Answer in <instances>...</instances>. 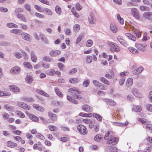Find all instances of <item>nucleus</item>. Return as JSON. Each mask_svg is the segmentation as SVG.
<instances>
[{"label":"nucleus","instance_id":"obj_1","mask_svg":"<svg viewBox=\"0 0 152 152\" xmlns=\"http://www.w3.org/2000/svg\"><path fill=\"white\" fill-rule=\"evenodd\" d=\"M78 91L76 88H69L68 91L71 92L72 96L74 98L78 99H80L82 97L78 94Z\"/></svg>","mask_w":152,"mask_h":152},{"label":"nucleus","instance_id":"obj_2","mask_svg":"<svg viewBox=\"0 0 152 152\" xmlns=\"http://www.w3.org/2000/svg\"><path fill=\"white\" fill-rule=\"evenodd\" d=\"M107 44L110 46L111 51L119 52L121 50V48L117 44L110 41L107 42Z\"/></svg>","mask_w":152,"mask_h":152},{"label":"nucleus","instance_id":"obj_3","mask_svg":"<svg viewBox=\"0 0 152 152\" xmlns=\"http://www.w3.org/2000/svg\"><path fill=\"white\" fill-rule=\"evenodd\" d=\"M77 130L80 133L83 135H85L87 133V130L86 127L83 125L79 124L77 126Z\"/></svg>","mask_w":152,"mask_h":152},{"label":"nucleus","instance_id":"obj_4","mask_svg":"<svg viewBox=\"0 0 152 152\" xmlns=\"http://www.w3.org/2000/svg\"><path fill=\"white\" fill-rule=\"evenodd\" d=\"M119 138L118 137H114L113 136L110 137V139L107 141V143L112 145L116 144L118 142Z\"/></svg>","mask_w":152,"mask_h":152},{"label":"nucleus","instance_id":"obj_5","mask_svg":"<svg viewBox=\"0 0 152 152\" xmlns=\"http://www.w3.org/2000/svg\"><path fill=\"white\" fill-rule=\"evenodd\" d=\"M88 21L89 23L91 24H94L96 23V19L92 12L90 13L88 18Z\"/></svg>","mask_w":152,"mask_h":152},{"label":"nucleus","instance_id":"obj_6","mask_svg":"<svg viewBox=\"0 0 152 152\" xmlns=\"http://www.w3.org/2000/svg\"><path fill=\"white\" fill-rule=\"evenodd\" d=\"M136 48L140 50L144 51L146 50L147 45L146 44H135V45Z\"/></svg>","mask_w":152,"mask_h":152},{"label":"nucleus","instance_id":"obj_7","mask_svg":"<svg viewBox=\"0 0 152 152\" xmlns=\"http://www.w3.org/2000/svg\"><path fill=\"white\" fill-rule=\"evenodd\" d=\"M132 92L133 94L136 97L141 98L144 97L143 95L139 93L138 92L137 89L135 88H133L132 89Z\"/></svg>","mask_w":152,"mask_h":152},{"label":"nucleus","instance_id":"obj_8","mask_svg":"<svg viewBox=\"0 0 152 152\" xmlns=\"http://www.w3.org/2000/svg\"><path fill=\"white\" fill-rule=\"evenodd\" d=\"M23 10H16L15 11V14L17 16V17L21 19L22 21L24 22H26V20L25 17L22 15L20 13L22 12Z\"/></svg>","mask_w":152,"mask_h":152},{"label":"nucleus","instance_id":"obj_9","mask_svg":"<svg viewBox=\"0 0 152 152\" xmlns=\"http://www.w3.org/2000/svg\"><path fill=\"white\" fill-rule=\"evenodd\" d=\"M21 71L20 68L18 66H15L12 68L10 70V72L13 74H17Z\"/></svg>","mask_w":152,"mask_h":152},{"label":"nucleus","instance_id":"obj_10","mask_svg":"<svg viewBox=\"0 0 152 152\" xmlns=\"http://www.w3.org/2000/svg\"><path fill=\"white\" fill-rule=\"evenodd\" d=\"M117 38L118 40L120 43L123 46L126 47L128 45V44L127 42L124 40L121 36H118Z\"/></svg>","mask_w":152,"mask_h":152},{"label":"nucleus","instance_id":"obj_11","mask_svg":"<svg viewBox=\"0 0 152 152\" xmlns=\"http://www.w3.org/2000/svg\"><path fill=\"white\" fill-rule=\"evenodd\" d=\"M18 106L20 107L23 108L25 110H29L30 109V107L27 104H26L24 103H22L21 102H19L18 103Z\"/></svg>","mask_w":152,"mask_h":152},{"label":"nucleus","instance_id":"obj_12","mask_svg":"<svg viewBox=\"0 0 152 152\" xmlns=\"http://www.w3.org/2000/svg\"><path fill=\"white\" fill-rule=\"evenodd\" d=\"M82 108L84 111L87 112H91L92 110V108L90 106L86 104L83 105Z\"/></svg>","mask_w":152,"mask_h":152},{"label":"nucleus","instance_id":"obj_13","mask_svg":"<svg viewBox=\"0 0 152 152\" xmlns=\"http://www.w3.org/2000/svg\"><path fill=\"white\" fill-rule=\"evenodd\" d=\"M9 88L10 91L13 92H18L20 91L19 88L14 85H10L9 86Z\"/></svg>","mask_w":152,"mask_h":152},{"label":"nucleus","instance_id":"obj_14","mask_svg":"<svg viewBox=\"0 0 152 152\" xmlns=\"http://www.w3.org/2000/svg\"><path fill=\"white\" fill-rule=\"evenodd\" d=\"M22 37L23 39L26 41H29L30 39V35L26 33L23 32L21 34Z\"/></svg>","mask_w":152,"mask_h":152},{"label":"nucleus","instance_id":"obj_15","mask_svg":"<svg viewBox=\"0 0 152 152\" xmlns=\"http://www.w3.org/2000/svg\"><path fill=\"white\" fill-rule=\"evenodd\" d=\"M144 17L145 18L151 20H152V12H147L143 14Z\"/></svg>","mask_w":152,"mask_h":152},{"label":"nucleus","instance_id":"obj_16","mask_svg":"<svg viewBox=\"0 0 152 152\" xmlns=\"http://www.w3.org/2000/svg\"><path fill=\"white\" fill-rule=\"evenodd\" d=\"M61 51L58 50H52L49 53V55L52 56H56L59 55Z\"/></svg>","mask_w":152,"mask_h":152},{"label":"nucleus","instance_id":"obj_17","mask_svg":"<svg viewBox=\"0 0 152 152\" xmlns=\"http://www.w3.org/2000/svg\"><path fill=\"white\" fill-rule=\"evenodd\" d=\"M104 101L107 104L111 106H114L116 105V103L112 99H104Z\"/></svg>","mask_w":152,"mask_h":152},{"label":"nucleus","instance_id":"obj_18","mask_svg":"<svg viewBox=\"0 0 152 152\" xmlns=\"http://www.w3.org/2000/svg\"><path fill=\"white\" fill-rule=\"evenodd\" d=\"M6 144L8 147L11 148H14L17 146V144L11 141H9L6 142Z\"/></svg>","mask_w":152,"mask_h":152},{"label":"nucleus","instance_id":"obj_19","mask_svg":"<svg viewBox=\"0 0 152 152\" xmlns=\"http://www.w3.org/2000/svg\"><path fill=\"white\" fill-rule=\"evenodd\" d=\"M48 115L50 118L52 120L56 121L57 120V116L56 114L53 113L51 112H48Z\"/></svg>","mask_w":152,"mask_h":152},{"label":"nucleus","instance_id":"obj_20","mask_svg":"<svg viewBox=\"0 0 152 152\" xmlns=\"http://www.w3.org/2000/svg\"><path fill=\"white\" fill-rule=\"evenodd\" d=\"M125 36L129 39L133 41H135L136 39V38L132 34L129 33H126L125 34Z\"/></svg>","mask_w":152,"mask_h":152},{"label":"nucleus","instance_id":"obj_21","mask_svg":"<svg viewBox=\"0 0 152 152\" xmlns=\"http://www.w3.org/2000/svg\"><path fill=\"white\" fill-rule=\"evenodd\" d=\"M111 30L114 33H116L117 31V28L116 25L113 23H111L110 26Z\"/></svg>","mask_w":152,"mask_h":152},{"label":"nucleus","instance_id":"obj_22","mask_svg":"<svg viewBox=\"0 0 152 152\" xmlns=\"http://www.w3.org/2000/svg\"><path fill=\"white\" fill-rule=\"evenodd\" d=\"M39 36L42 41L46 44L48 43V40L44 34H39Z\"/></svg>","mask_w":152,"mask_h":152},{"label":"nucleus","instance_id":"obj_23","mask_svg":"<svg viewBox=\"0 0 152 152\" xmlns=\"http://www.w3.org/2000/svg\"><path fill=\"white\" fill-rule=\"evenodd\" d=\"M113 134V132H112L110 131H107L105 135L104 139L107 140L109 137L112 136Z\"/></svg>","mask_w":152,"mask_h":152},{"label":"nucleus","instance_id":"obj_24","mask_svg":"<svg viewBox=\"0 0 152 152\" xmlns=\"http://www.w3.org/2000/svg\"><path fill=\"white\" fill-rule=\"evenodd\" d=\"M92 116L96 118L97 120L101 122L102 121V118L100 115L94 113L92 115Z\"/></svg>","mask_w":152,"mask_h":152},{"label":"nucleus","instance_id":"obj_25","mask_svg":"<svg viewBox=\"0 0 152 152\" xmlns=\"http://www.w3.org/2000/svg\"><path fill=\"white\" fill-rule=\"evenodd\" d=\"M99 80L102 82L103 83L107 84L108 85H109L110 84V82L105 78L104 77H100L99 79Z\"/></svg>","mask_w":152,"mask_h":152},{"label":"nucleus","instance_id":"obj_26","mask_svg":"<svg viewBox=\"0 0 152 152\" xmlns=\"http://www.w3.org/2000/svg\"><path fill=\"white\" fill-rule=\"evenodd\" d=\"M133 16L137 19L139 18V15L137 10H134L132 11Z\"/></svg>","mask_w":152,"mask_h":152},{"label":"nucleus","instance_id":"obj_27","mask_svg":"<svg viewBox=\"0 0 152 152\" xmlns=\"http://www.w3.org/2000/svg\"><path fill=\"white\" fill-rule=\"evenodd\" d=\"M54 90L58 96L61 98H62L63 97L62 93L59 91V89L57 87H55L54 88Z\"/></svg>","mask_w":152,"mask_h":152},{"label":"nucleus","instance_id":"obj_28","mask_svg":"<svg viewBox=\"0 0 152 152\" xmlns=\"http://www.w3.org/2000/svg\"><path fill=\"white\" fill-rule=\"evenodd\" d=\"M133 110L136 112H140L142 110V107L140 106H134L132 109Z\"/></svg>","mask_w":152,"mask_h":152},{"label":"nucleus","instance_id":"obj_29","mask_svg":"<svg viewBox=\"0 0 152 152\" xmlns=\"http://www.w3.org/2000/svg\"><path fill=\"white\" fill-rule=\"evenodd\" d=\"M46 74L48 75L53 76L55 74V71L53 69H49L47 71Z\"/></svg>","mask_w":152,"mask_h":152},{"label":"nucleus","instance_id":"obj_30","mask_svg":"<svg viewBox=\"0 0 152 152\" xmlns=\"http://www.w3.org/2000/svg\"><path fill=\"white\" fill-rule=\"evenodd\" d=\"M31 56L32 61L34 62H36L37 60V57L33 51L31 52Z\"/></svg>","mask_w":152,"mask_h":152},{"label":"nucleus","instance_id":"obj_31","mask_svg":"<svg viewBox=\"0 0 152 152\" xmlns=\"http://www.w3.org/2000/svg\"><path fill=\"white\" fill-rule=\"evenodd\" d=\"M67 99L69 102L75 104L78 103V102L77 100L72 99L70 96L67 95Z\"/></svg>","mask_w":152,"mask_h":152},{"label":"nucleus","instance_id":"obj_32","mask_svg":"<svg viewBox=\"0 0 152 152\" xmlns=\"http://www.w3.org/2000/svg\"><path fill=\"white\" fill-rule=\"evenodd\" d=\"M128 49L129 51L133 54H136L138 53V50L133 47H129Z\"/></svg>","mask_w":152,"mask_h":152},{"label":"nucleus","instance_id":"obj_33","mask_svg":"<svg viewBox=\"0 0 152 152\" xmlns=\"http://www.w3.org/2000/svg\"><path fill=\"white\" fill-rule=\"evenodd\" d=\"M133 83V80L132 78H128L126 81V85L127 86L129 87L131 86Z\"/></svg>","mask_w":152,"mask_h":152},{"label":"nucleus","instance_id":"obj_34","mask_svg":"<svg viewBox=\"0 0 152 152\" xmlns=\"http://www.w3.org/2000/svg\"><path fill=\"white\" fill-rule=\"evenodd\" d=\"M33 107L34 108L39 111H44V109L42 107L37 104H34L33 105Z\"/></svg>","mask_w":152,"mask_h":152},{"label":"nucleus","instance_id":"obj_35","mask_svg":"<svg viewBox=\"0 0 152 152\" xmlns=\"http://www.w3.org/2000/svg\"><path fill=\"white\" fill-rule=\"evenodd\" d=\"M80 81V80L79 79L75 78H71L69 79V82L71 83L74 84L78 83Z\"/></svg>","mask_w":152,"mask_h":152},{"label":"nucleus","instance_id":"obj_36","mask_svg":"<svg viewBox=\"0 0 152 152\" xmlns=\"http://www.w3.org/2000/svg\"><path fill=\"white\" fill-rule=\"evenodd\" d=\"M25 80L28 83H31L33 80V78L31 76L27 75L25 78Z\"/></svg>","mask_w":152,"mask_h":152},{"label":"nucleus","instance_id":"obj_37","mask_svg":"<svg viewBox=\"0 0 152 152\" xmlns=\"http://www.w3.org/2000/svg\"><path fill=\"white\" fill-rule=\"evenodd\" d=\"M43 61H47V62H53V60L50 58L49 57L45 56L42 58Z\"/></svg>","mask_w":152,"mask_h":152},{"label":"nucleus","instance_id":"obj_38","mask_svg":"<svg viewBox=\"0 0 152 152\" xmlns=\"http://www.w3.org/2000/svg\"><path fill=\"white\" fill-rule=\"evenodd\" d=\"M37 92L39 93V94L43 95L47 97H49V95L48 94H47L46 92H44V91L39 90H36Z\"/></svg>","mask_w":152,"mask_h":152},{"label":"nucleus","instance_id":"obj_39","mask_svg":"<svg viewBox=\"0 0 152 152\" xmlns=\"http://www.w3.org/2000/svg\"><path fill=\"white\" fill-rule=\"evenodd\" d=\"M29 117L32 121L35 122L39 120L38 118L34 115L30 114Z\"/></svg>","mask_w":152,"mask_h":152},{"label":"nucleus","instance_id":"obj_40","mask_svg":"<svg viewBox=\"0 0 152 152\" xmlns=\"http://www.w3.org/2000/svg\"><path fill=\"white\" fill-rule=\"evenodd\" d=\"M93 59L92 56H87L86 58V61L88 64L91 63L92 62Z\"/></svg>","mask_w":152,"mask_h":152},{"label":"nucleus","instance_id":"obj_41","mask_svg":"<svg viewBox=\"0 0 152 152\" xmlns=\"http://www.w3.org/2000/svg\"><path fill=\"white\" fill-rule=\"evenodd\" d=\"M80 28V26L78 24H75L73 27V31L75 32H78L79 31Z\"/></svg>","mask_w":152,"mask_h":152},{"label":"nucleus","instance_id":"obj_42","mask_svg":"<svg viewBox=\"0 0 152 152\" xmlns=\"http://www.w3.org/2000/svg\"><path fill=\"white\" fill-rule=\"evenodd\" d=\"M4 107L5 109L8 111H13L14 110L13 107L10 106L9 104L4 105Z\"/></svg>","mask_w":152,"mask_h":152},{"label":"nucleus","instance_id":"obj_43","mask_svg":"<svg viewBox=\"0 0 152 152\" xmlns=\"http://www.w3.org/2000/svg\"><path fill=\"white\" fill-rule=\"evenodd\" d=\"M128 124V122L127 121L126 122L124 123H122L120 122L116 123V125L117 126H126Z\"/></svg>","mask_w":152,"mask_h":152},{"label":"nucleus","instance_id":"obj_44","mask_svg":"<svg viewBox=\"0 0 152 152\" xmlns=\"http://www.w3.org/2000/svg\"><path fill=\"white\" fill-rule=\"evenodd\" d=\"M10 32L12 33H14L17 35H19L21 32V30L18 29H13L10 31Z\"/></svg>","mask_w":152,"mask_h":152},{"label":"nucleus","instance_id":"obj_45","mask_svg":"<svg viewBox=\"0 0 152 152\" xmlns=\"http://www.w3.org/2000/svg\"><path fill=\"white\" fill-rule=\"evenodd\" d=\"M7 26L10 28H16L18 27L17 25L12 23H7Z\"/></svg>","mask_w":152,"mask_h":152},{"label":"nucleus","instance_id":"obj_46","mask_svg":"<svg viewBox=\"0 0 152 152\" xmlns=\"http://www.w3.org/2000/svg\"><path fill=\"white\" fill-rule=\"evenodd\" d=\"M93 43V42L91 40L88 39L86 42V45L88 47H90L92 45Z\"/></svg>","mask_w":152,"mask_h":152},{"label":"nucleus","instance_id":"obj_47","mask_svg":"<svg viewBox=\"0 0 152 152\" xmlns=\"http://www.w3.org/2000/svg\"><path fill=\"white\" fill-rule=\"evenodd\" d=\"M117 18L120 24H123L124 23V21L123 18L121 17V16L119 14H118L117 15Z\"/></svg>","mask_w":152,"mask_h":152},{"label":"nucleus","instance_id":"obj_48","mask_svg":"<svg viewBox=\"0 0 152 152\" xmlns=\"http://www.w3.org/2000/svg\"><path fill=\"white\" fill-rule=\"evenodd\" d=\"M23 64L24 66L28 69H31L32 68V66L29 62H24L23 63Z\"/></svg>","mask_w":152,"mask_h":152},{"label":"nucleus","instance_id":"obj_49","mask_svg":"<svg viewBox=\"0 0 152 152\" xmlns=\"http://www.w3.org/2000/svg\"><path fill=\"white\" fill-rule=\"evenodd\" d=\"M82 121H83V122L86 124H90L91 122V120L89 118H86L85 119H83V118H81Z\"/></svg>","mask_w":152,"mask_h":152},{"label":"nucleus","instance_id":"obj_50","mask_svg":"<svg viewBox=\"0 0 152 152\" xmlns=\"http://www.w3.org/2000/svg\"><path fill=\"white\" fill-rule=\"evenodd\" d=\"M100 89L102 90H105L107 89V87L105 85L101 83L99 86Z\"/></svg>","mask_w":152,"mask_h":152},{"label":"nucleus","instance_id":"obj_51","mask_svg":"<svg viewBox=\"0 0 152 152\" xmlns=\"http://www.w3.org/2000/svg\"><path fill=\"white\" fill-rule=\"evenodd\" d=\"M94 140L96 141H99L101 140L102 138L99 134H97L94 138Z\"/></svg>","mask_w":152,"mask_h":152},{"label":"nucleus","instance_id":"obj_52","mask_svg":"<svg viewBox=\"0 0 152 152\" xmlns=\"http://www.w3.org/2000/svg\"><path fill=\"white\" fill-rule=\"evenodd\" d=\"M83 37V34L80 35L79 37L77 38L76 41V44H78L80 42L82 38Z\"/></svg>","mask_w":152,"mask_h":152},{"label":"nucleus","instance_id":"obj_53","mask_svg":"<svg viewBox=\"0 0 152 152\" xmlns=\"http://www.w3.org/2000/svg\"><path fill=\"white\" fill-rule=\"evenodd\" d=\"M146 108L148 110L152 112V104H147L146 106Z\"/></svg>","mask_w":152,"mask_h":152},{"label":"nucleus","instance_id":"obj_54","mask_svg":"<svg viewBox=\"0 0 152 152\" xmlns=\"http://www.w3.org/2000/svg\"><path fill=\"white\" fill-rule=\"evenodd\" d=\"M50 130L52 131H55L57 130V128L53 125H50L48 127Z\"/></svg>","mask_w":152,"mask_h":152},{"label":"nucleus","instance_id":"obj_55","mask_svg":"<svg viewBox=\"0 0 152 152\" xmlns=\"http://www.w3.org/2000/svg\"><path fill=\"white\" fill-rule=\"evenodd\" d=\"M23 100L24 101L29 102H32L34 101L33 99L31 98H28L26 97H23Z\"/></svg>","mask_w":152,"mask_h":152},{"label":"nucleus","instance_id":"obj_56","mask_svg":"<svg viewBox=\"0 0 152 152\" xmlns=\"http://www.w3.org/2000/svg\"><path fill=\"white\" fill-rule=\"evenodd\" d=\"M90 83L89 80H86L83 83V85L85 87H87L88 85Z\"/></svg>","mask_w":152,"mask_h":152},{"label":"nucleus","instance_id":"obj_57","mask_svg":"<svg viewBox=\"0 0 152 152\" xmlns=\"http://www.w3.org/2000/svg\"><path fill=\"white\" fill-rule=\"evenodd\" d=\"M138 120L139 121H140L142 124H147V122L145 118H138Z\"/></svg>","mask_w":152,"mask_h":152},{"label":"nucleus","instance_id":"obj_58","mask_svg":"<svg viewBox=\"0 0 152 152\" xmlns=\"http://www.w3.org/2000/svg\"><path fill=\"white\" fill-rule=\"evenodd\" d=\"M93 83L96 86H99L101 83L97 80H93L92 81Z\"/></svg>","mask_w":152,"mask_h":152},{"label":"nucleus","instance_id":"obj_59","mask_svg":"<svg viewBox=\"0 0 152 152\" xmlns=\"http://www.w3.org/2000/svg\"><path fill=\"white\" fill-rule=\"evenodd\" d=\"M17 113L18 115L21 118H23L25 117V115L24 114L20 111H18Z\"/></svg>","mask_w":152,"mask_h":152},{"label":"nucleus","instance_id":"obj_60","mask_svg":"<svg viewBox=\"0 0 152 152\" xmlns=\"http://www.w3.org/2000/svg\"><path fill=\"white\" fill-rule=\"evenodd\" d=\"M110 151L111 152H116L118 151V149L115 147L112 146L110 148Z\"/></svg>","mask_w":152,"mask_h":152},{"label":"nucleus","instance_id":"obj_61","mask_svg":"<svg viewBox=\"0 0 152 152\" xmlns=\"http://www.w3.org/2000/svg\"><path fill=\"white\" fill-rule=\"evenodd\" d=\"M127 99L130 101H133L134 100L133 96L131 95H128L127 97Z\"/></svg>","mask_w":152,"mask_h":152},{"label":"nucleus","instance_id":"obj_62","mask_svg":"<svg viewBox=\"0 0 152 152\" xmlns=\"http://www.w3.org/2000/svg\"><path fill=\"white\" fill-rule=\"evenodd\" d=\"M58 67L61 70H63L64 69V65L61 63H58Z\"/></svg>","mask_w":152,"mask_h":152},{"label":"nucleus","instance_id":"obj_63","mask_svg":"<svg viewBox=\"0 0 152 152\" xmlns=\"http://www.w3.org/2000/svg\"><path fill=\"white\" fill-rule=\"evenodd\" d=\"M71 11L73 15L76 17L79 18V15L76 10H71Z\"/></svg>","mask_w":152,"mask_h":152},{"label":"nucleus","instance_id":"obj_64","mask_svg":"<svg viewBox=\"0 0 152 152\" xmlns=\"http://www.w3.org/2000/svg\"><path fill=\"white\" fill-rule=\"evenodd\" d=\"M75 8L76 10H81L82 8V7L79 3H77L76 4Z\"/></svg>","mask_w":152,"mask_h":152}]
</instances>
